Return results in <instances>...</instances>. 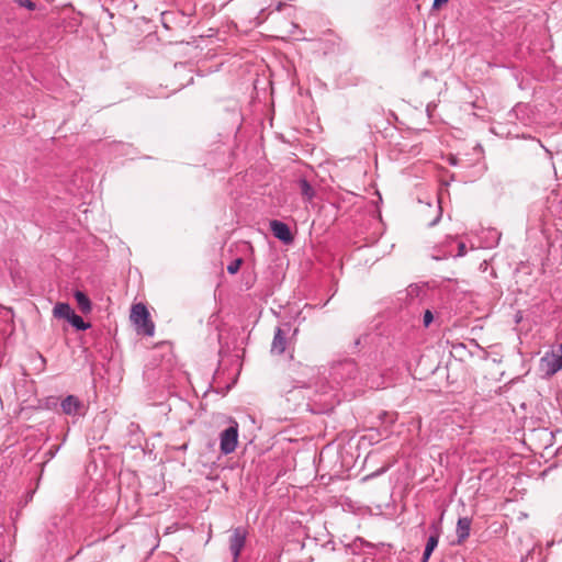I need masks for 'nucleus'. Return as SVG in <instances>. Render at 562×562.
Masks as SVG:
<instances>
[{
	"label": "nucleus",
	"mask_w": 562,
	"mask_h": 562,
	"mask_svg": "<svg viewBox=\"0 0 562 562\" xmlns=\"http://www.w3.org/2000/svg\"><path fill=\"white\" fill-rule=\"evenodd\" d=\"M130 319L135 326L137 334L151 337L155 334V324L150 318L145 304L137 303L131 308Z\"/></svg>",
	"instance_id": "obj_1"
},
{
	"label": "nucleus",
	"mask_w": 562,
	"mask_h": 562,
	"mask_svg": "<svg viewBox=\"0 0 562 562\" xmlns=\"http://www.w3.org/2000/svg\"><path fill=\"white\" fill-rule=\"evenodd\" d=\"M238 437L239 426H237L236 422H232V426L220 434V451L225 456L236 451Z\"/></svg>",
	"instance_id": "obj_2"
},
{
	"label": "nucleus",
	"mask_w": 562,
	"mask_h": 562,
	"mask_svg": "<svg viewBox=\"0 0 562 562\" xmlns=\"http://www.w3.org/2000/svg\"><path fill=\"white\" fill-rule=\"evenodd\" d=\"M247 531L243 527H237L229 537V551H232L233 560L235 562L239 559L240 551H243L246 544Z\"/></svg>",
	"instance_id": "obj_3"
},
{
	"label": "nucleus",
	"mask_w": 562,
	"mask_h": 562,
	"mask_svg": "<svg viewBox=\"0 0 562 562\" xmlns=\"http://www.w3.org/2000/svg\"><path fill=\"white\" fill-rule=\"evenodd\" d=\"M270 228H271V232L273 233V236L276 238L280 239L281 241H283L285 244H290L293 241V236L291 234V231L285 223L277 221V220L271 221Z\"/></svg>",
	"instance_id": "obj_4"
},
{
	"label": "nucleus",
	"mask_w": 562,
	"mask_h": 562,
	"mask_svg": "<svg viewBox=\"0 0 562 562\" xmlns=\"http://www.w3.org/2000/svg\"><path fill=\"white\" fill-rule=\"evenodd\" d=\"M286 349V336L281 327H277L271 344V353L282 355Z\"/></svg>",
	"instance_id": "obj_5"
},
{
	"label": "nucleus",
	"mask_w": 562,
	"mask_h": 562,
	"mask_svg": "<svg viewBox=\"0 0 562 562\" xmlns=\"http://www.w3.org/2000/svg\"><path fill=\"white\" fill-rule=\"evenodd\" d=\"M63 413L69 416H76L82 409V402L74 395H68L61 401Z\"/></svg>",
	"instance_id": "obj_6"
},
{
	"label": "nucleus",
	"mask_w": 562,
	"mask_h": 562,
	"mask_svg": "<svg viewBox=\"0 0 562 562\" xmlns=\"http://www.w3.org/2000/svg\"><path fill=\"white\" fill-rule=\"evenodd\" d=\"M374 549V546H372L370 542L357 538L353 541H351L350 544H348V550H350L351 554H360V553H372V550Z\"/></svg>",
	"instance_id": "obj_7"
},
{
	"label": "nucleus",
	"mask_w": 562,
	"mask_h": 562,
	"mask_svg": "<svg viewBox=\"0 0 562 562\" xmlns=\"http://www.w3.org/2000/svg\"><path fill=\"white\" fill-rule=\"evenodd\" d=\"M470 521L467 517H461L458 519V526H456V536H458V544H462L468 538L470 533Z\"/></svg>",
	"instance_id": "obj_8"
},
{
	"label": "nucleus",
	"mask_w": 562,
	"mask_h": 562,
	"mask_svg": "<svg viewBox=\"0 0 562 562\" xmlns=\"http://www.w3.org/2000/svg\"><path fill=\"white\" fill-rule=\"evenodd\" d=\"M561 359L557 357V355H551L550 357H543L541 359V366L546 370L547 373H555L560 369H562V366H560Z\"/></svg>",
	"instance_id": "obj_9"
},
{
	"label": "nucleus",
	"mask_w": 562,
	"mask_h": 562,
	"mask_svg": "<svg viewBox=\"0 0 562 562\" xmlns=\"http://www.w3.org/2000/svg\"><path fill=\"white\" fill-rule=\"evenodd\" d=\"M74 296L76 299V302H77V305H78L79 310L82 313L88 314V313L91 312L92 304H91V301H90V299L88 297V295L86 293H83L82 291L77 290L74 293Z\"/></svg>",
	"instance_id": "obj_10"
},
{
	"label": "nucleus",
	"mask_w": 562,
	"mask_h": 562,
	"mask_svg": "<svg viewBox=\"0 0 562 562\" xmlns=\"http://www.w3.org/2000/svg\"><path fill=\"white\" fill-rule=\"evenodd\" d=\"M74 313V310L68 303H57L53 308V314L55 317L64 318L67 321H69Z\"/></svg>",
	"instance_id": "obj_11"
},
{
	"label": "nucleus",
	"mask_w": 562,
	"mask_h": 562,
	"mask_svg": "<svg viewBox=\"0 0 562 562\" xmlns=\"http://www.w3.org/2000/svg\"><path fill=\"white\" fill-rule=\"evenodd\" d=\"M439 543V533L436 532L428 538V542H426L425 552H423V562L429 561L432 551L436 549Z\"/></svg>",
	"instance_id": "obj_12"
},
{
	"label": "nucleus",
	"mask_w": 562,
	"mask_h": 562,
	"mask_svg": "<svg viewBox=\"0 0 562 562\" xmlns=\"http://www.w3.org/2000/svg\"><path fill=\"white\" fill-rule=\"evenodd\" d=\"M299 187L301 190V194L305 200L311 201L314 198L315 190L306 179H300Z\"/></svg>",
	"instance_id": "obj_13"
},
{
	"label": "nucleus",
	"mask_w": 562,
	"mask_h": 562,
	"mask_svg": "<svg viewBox=\"0 0 562 562\" xmlns=\"http://www.w3.org/2000/svg\"><path fill=\"white\" fill-rule=\"evenodd\" d=\"M71 326H74L77 330H86L91 325L89 323H86L81 316L77 315L76 313L72 314V316L68 321Z\"/></svg>",
	"instance_id": "obj_14"
},
{
	"label": "nucleus",
	"mask_w": 562,
	"mask_h": 562,
	"mask_svg": "<svg viewBox=\"0 0 562 562\" xmlns=\"http://www.w3.org/2000/svg\"><path fill=\"white\" fill-rule=\"evenodd\" d=\"M241 265H243V259L236 258L227 266V272L231 274L237 273L238 270L240 269Z\"/></svg>",
	"instance_id": "obj_15"
},
{
	"label": "nucleus",
	"mask_w": 562,
	"mask_h": 562,
	"mask_svg": "<svg viewBox=\"0 0 562 562\" xmlns=\"http://www.w3.org/2000/svg\"><path fill=\"white\" fill-rule=\"evenodd\" d=\"M15 2L23 8H26L27 10H35L36 5L32 0H15Z\"/></svg>",
	"instance_id": "obj_16"
},
{
	"label": "nucleus",
	"mask_w": 562,
	"mask_h": 562,
	"mask_svg": "<svg viewBox=\"0 0 562 562\" xmlns=\"http://www.w3.org/2000/svg\"><path fill=\"white\" fill-rule=\"evenodd\" d=\"M434 319V315L430 310H426L423 317V323L425 327H428Z\"/></svg>",
	"instance_id": "obj_17"
},
{
	"label": "nucleus",
	"mask_w": 562,
	"mask_h": 562,
	"mask_svg": "<svg viewBox=\"0 0 562 562\" xmlns=\"http://www.w3.org/2000/svg\"><path fill=\"white\" fill-rule=\"evenodd\" d=\"M465 254V245L463 243L459 244V252L458 256H463Z\"/></svg>",
	"instance_id": "obj_18"
},
{
	"label": "nucleus",
	"mask_w": 562,
	"mask_h": 562,
	"mask_svg": "<svg viewBox=\"0 0 562 562\" xmlns=\"http://www.w3.org/2000/svg\"><path fill=\"white\" fill-rule=\"evenodd\" d=\"M449 0H434V7L439 8L440 5L447 3Z\"/></svg>",
	"instance_id": "obj_19"
},
{
	"label": "nucleus",
	"mask_w": 562,
	"mask_h": 562,
	"mask_svg": "<svg viewBox=\"0 0 562 562\" xmlns=\"http://www.w3.org/2000/svg\"><path fill=\"white\" fill-rule=\"evenodd\" d=\"M559 352H560V353H558V355H557V357H558L559 359H561V363H560V366H562V345H561V346H560V348H559Z\"/></svg>",
	"instance_id": "obj_20"
}]
</instances>
